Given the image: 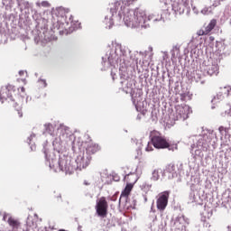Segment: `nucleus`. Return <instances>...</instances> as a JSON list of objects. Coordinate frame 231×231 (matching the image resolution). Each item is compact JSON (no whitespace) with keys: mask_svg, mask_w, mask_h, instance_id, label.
<instances>
[{"mask_svg":"<svg viewBox=\"0 0 231 231\" xmlns=\"http://www.w3.org/2000/svg\"><path fill=\"white\" fill-rule=\"evenodd\" d=\"M147 21H151V16L147 18V13L140 8L126 11L124 15L125 24L128 28H147Z\"/></svg>","mask_w":231,"mask_h":231,"instance_id":"1","label":"nucleus"},{"mask_svg":"<svg viewBox=\"0 0 231 231\" xmlns=\"http://www.w3.org/2000/svg\"><path fill=\"white\" fill-rule=\"evenodd\" d=\"M152 145L155 149H167L168 151H178V143H171L162 133L158 131H152L150 134Z\"/></svg>","mask_w":231,"mask_h":231,"instance_id":"2","label":"nucleus"},{"mask_svg":"<svg viewBox=\"0 0 231 231\" xmlns=\"http://www.w3.org/2000/svg\"><path fill=\"white\" fill-rule=\"evenodd\" d=\"M108 208L109 204L107 203L106 197H101L99 199L97 200L96 212L99 217H106Z\"/></svg>","mask_w":231,"mask_h":231,"instance_id":"3","label":"nucleus"},{"mask_svg":"<svg viewBox=\"0 0 231 231\" xmlns=\"http://www.w3.org/2000/svg\"><path fill=\"white\" fill-rule=\"evenodd\" d=\"M175 111L177 118L180 120H187V118H189V115L192 113L189 105H177L175 106Z\"/></svg>","mask_w":231,"mask_h":231,"instance_id":"4","label":"nucleus"},{"mask_svg":"<svg viewBox=\"0 0 231 231\" xmlns=\"http://www.w3.org/2000/svg\"><path fill=\"white\" fill-rule=\"evenodd\" d=\"M14 97H15V87L13 85H7L3 87L0 89V98L1 100H14Z\"/></svg>","mask_w":231,"mask_h":231,"instance_id":"5","label":"nucleus"},{"mask_svg":"<svg viewBox=\"0 0 231 231\" xmlns=\"http://www.w3.org/2000/svg\"><path fill=\"white\" fill-rule=\"evenodd\" d=\"M171 192L163 191L159 195L157 199V208L158 210L163 211L167 208V205H169V196Z\"/></svg>","mask_w":231,"mask_h":231,"instance_id":"6","label":"nucleus"},{"mask_svg":"<svg viewBox=\"0 0 231 231\" xmlns=\"http://www.w3.org/2000/svg\"><path fill=\"white\" fill-rule=\"evenodd\" d=\"M217 25V20L216 19H212L209 23L204 27V29H200L198 32V34L199 36L201 35H208V33H210V32H212V30H214L216 28V26Z\"/></svg>","mask_w":231,"mask_h":231,"instance_id":"7","label":"nucleus"},{"mask_svg":"<svg viewBox=\"0 0 231 231\" xmlns=\"http://www.w3.org/2000/svg\"><path fill=\"white\" fill-rule=\"evenodd\" d=\"M58 165L62 172L70 173L73 171V167L69 165V163H68V161L66 160H60L58 162Z\"/></svg>","mask_w":231,"mask_h":231,"instance_id":"8","label":"nucleus"},{"mask_svg":"<svg viewBox=\"0 0 231 231\" xmlns=\"http://www.w3.org/2000/svg\"><path fill=\"white\" fill-rule=\"evenodd\" d=\"M7 223L11 226L12 231H19L21 228V222L12 217L8 218Z\"/></svg>","mask_w":231,"mask_h":231,"instance_id":"9","label":"nucleus"},{"mask_svg":"<svg viewBox=\"0 0 231 231\" xmlns=\"http://www.w3.org/2000/svg\"><path fill=\"white\" fill-rule=\"evenodd\" d=\"M185 8H187V2L179 1L173 4V10H175V12H179V14H183V12H185Z\"/></svg>","mask_w":231,"mask_h":231,"instance_id":"10","label":"nucleus"},{"mask_svg":"<svg viewBox=\"0 0 231 231\" xmlns=\"http://www.w3.org/2000/svg\"><path fill=\"white\" fill-rule=\"evenodd\" d=\"M110 12L112 14V16H110L109 18L107 16L105 17V24L108 26V28H112L115 24V22L113 21V15L116 14V7L111 8Z\"/></svg>","mask_w":231,"mask_h":231,"instance_id":"11","label":"nucleus"},{"mask_svg":"<svg viewBox=\"0 0 231 231\" xmlns=\"http://www.w3.org/2000/svg\"><path fill=\"white\" fill-rule=\"evenodd\" d=\"M125 180L127 185H132L134 187V183H136V181H138V178L136 177V174H134V173L126 175L125 177Z\"/></svg>","mask_w":231,"mask_h":231,"instance_id":"12","label":"nucleus"},{"mask_svg":"<svg viewBox=\"0 0 231 231\" xmlns=\"http://www.w3.org/2000/svg\"><path fill=\"white\" fill-rule=\"evenodd\" d=\"M98 151H100V146L93 143H89L87 147L88 154H95L96 152H98Z\"/></svg>","mask_w":231,"mask_h":231,"instance_id":"13","label":"nucleus"},{"mask_svg":"<svg viewBox=\"0 0 231 231\" xmlns=\"http://www.w3.org/2000/svg\"><path fill=\"white\" fill-rule=\"evenodd\" d=\"M134 186L131 184H126L125 189L121 193V198H129V195L131 194V190H133V188Z\"/></svg>","mask_w":231,"mask_h":231,"instance_id":"14","label":"nucleus"},{"mask_svg":"<svg viewBox=\"0 0 231 231\" xmlns=\"http://www.w3.org/2000/svg\"><path fill=\"white\" fill-rule=\"evenodd\" d=\"M91 162V157H82L80 165L83 167V169H86L88 165Z\"/></svg>","mask_w":231,"mask_h":231,"instance_id":"15","label":"nucleus"},{"mask_svg":"<svg viewBox=\"0 0 231 231\" xmlns=\"http://www.w3.org/2000/svg\"><path fill=\"white\" fill-rule=\"evenodd\" d=\"M180 57V49L175 48L171 51V60H176Z\"/></svg>","mask_w":231,"mask_h":231,"instance_id":"16","label":"nucleus"},{"mask_svg":"<svg viewBox=\"0 0 231 231\" xmlns=\"http://www.w3.org/2000/svg\"><path fill=\"white\" fill-rule=\"evenodd\" d=\"M218 69L217 65H213L208 69V73H209V75H213V73H217Z\"/></svg>","mask_w":231,"mask_h":231,"instance_id":"17","label":"nucleus"},{"mask_svg":"<svg viewBox=\"0 0 231 231\" xmlns=\"http://www.w3.org/2000/svg\"><path fill=\"white\" fill-rule=\"evenodd\" d=\"M39 219V216L34 215L33 218H32V226L33 228H37L39 226L37 225V220Z\"/></svg>","mask_w":231,"mask_h":231,"instance_id":"18","label":"nucleus"},{"mask_svg":"<svg viewBox=\"0 0 231 231\" xmlns=\"http://www.w3.org/2000/svg\"><path fill=\"white\" fill-rule=\"evenodd\" d=\"M201 14H203V15H208L209 14H212V10H210V7H204L201 10Z\"/></svg>","mask_w":231,"mask_h":231,"instance_id":"19","label":"nucleus"},{"mask_svg":"<svg viewBox=\"0 0 231 231\" xmlns=\"http://www.w3.org/2000/svg\"><path fill=\"white\" fill-rule=\"evenodd\" d=\"M145 151L147 152H151V151H154V148L152 147V143H148V144H147V146H146V148H145Z\"/></svg>","mask_w":231,"mask_h":231,"instance_id":"20","label":"nucleus"},{"mask_svg":"<svg viewBox=\"0 0 231 231\" xmlns=\"http://www.w3.org/2000/svg\"><path fill=\"white\" fill-rule=\"evenodd\" d=\"M223 1H225V0H215L214 3H213V5H212V6H213L214 8H216V7L219 6V5H221V3H222Z\"/></svg>","mask_w":231,"mask_h":231,"instance_id":"21","label":"nucleus"},{"mask_svg":"<svg viewBox=\"0 0 231 231\" xmlns=\"http://www.w3.org/2000/svg\"><path fill=\"white\" fill-rule=\"evenodd\" d=\"M14 115H17L18 116V118H23V110L20 109H16L14 111Z\"/></svg>","mask_w":231,"mask_h":231,"instance_id":"22","label":"nucleus"},{"mask_svg":"<svg viewBox=\"0 0 231 231\" xmlns=\"http://www.w3.org/2000/svg\"><path fill=\"white\" fill-rule=\"evenodd\" d=\"M138 0H126V6H131L133 5H135V3L137 2Z\"/></svg>","mask_w":231,"mask_h":231,"instance_id":"23","label":"nucleus"},{"mask_svg":"<svg viewBox=\"0 0 231 231\" xmlns=\"http://www.w3.org/2000/svg\"><path fill=\"white\" fill-rule=\"evenodd\" d=\"M69 128L68 126H65L64 125H60L58 128V131H69Z\"/></svg>","mask_w":231,"mask_h":231,"instance_id":"24","label":"nucleus"},{"mask_svg":"<svg viewBox=\"0 0 231 231\" xmlns=\"http://www.w3.org/2000/svg\"><path fill=\"white\" fill-rule=\"evenodd\" d=\"M42 6H50V3L48 2H42Z\"/></svg>","mask_w":231,"mask_h":231,"instance_id":"25","label":"nucleus"},{"mask_svg":"<svg viewBox=\"0 0 231 231\" xmlns=\"http://www.w3.org/2000/svg\"><path fill=\"white\" fill-rule=\"evenodd\" d=\"M185 97H186L185 94H181L180 95V100H182V101L185 100Z\"/></svg>","mask_w":231,"mask_h":231,"instance_id":"26","label":"nucleus"},{"mask_svg":"<svg viewBox=\"0 0 231 231\" xmlns=\"http://www.w3.org/2000/svg\"><path fill=\"white\" fill-rule=\"evenodd\" d=\"M20 89H21L22 93H24V91H26V89L24 88V87H21Z\"/></svg>","mask_w":231,"mask_h":231,"instance_id":"27","label":"nucleus"},{"mask_svg":"<svg viewBox=\"0 0 231 231\" xmlns=\"http://www.w3.org/2000/svg\"><path fill=\"white\" fill-rule=\"evenodd\" d=\"M20 75H24V71H20Z\"/></svg>","mask_w":231,"mask_h":231,"instance_id":"28","label":"nucleus"},{"mask_svg":"<svg viewBox=\"0 0 231 231\" xmlns=\"http://www.w3.org/2000/svg\"><path fill=\"white\" fill-rule=\"evenodd\" d=\"M28 226H32V224L30 222H28Z\"/></svg>","mask_w":231,"mask_h":231,"instance_id":"29","label":"nucleus"},{"mask_svg":"<svg viewBox=\"0 0 231 231\" xmlns=\"http://www.w3.org/2000/svg\"><path fill=\"white\" fill-rule=\"evenodd\" d=\"M0 231H3V230L0 229Z\"/></svg>","mask_w":231,"mask_h":231,"instance_id":"30","label":"nucleus"}]
</instances>
